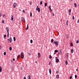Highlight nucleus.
I'll list each match as a JSON object with an SVG mask.
<instances>
[{"instance_id":"nucleus-1","label":"nucleus","mask_w":79,"mask_h":79,"mask_svg":"<svg viewBox=\"0 0 79 79\" xmlns=\"http://www.w3.org/2000/svg\"><path fill=\"white\" fill-rule=\"evenodd\" d=\"M36 10L37 11L38 10V12H40V8L38 7V6H37V8H36Z\"/></svg>"},{"instance_id":"nucleus-2","label":"nucleus","mask_w":79,"mask_h":79,"mask_svg":"<svg viewBox=\"0 0 79 79\" xmlns=\"http://www.w3.org/2000/svg\"><path fill=\"white\" fill-rule=\"evenodd\" d=\"M54 44H55L56 45H58L59 43L58 41H54Z\"/></svg>"},{"instance_id":"nucleus-3","label":"nucleus","mask_w":79,"mask_h":79,"mask_svg":"<svg viewBox=\"0 0 79 79\" xmlns=\"http://www.w3.org/2000/svg\"><path fill=\"white\" fill-rule=\"evenodd\" d=\"M21 57L22 58V59L23 58L24 56L23 53L22 52H21Z\"/></svg>"},{"instance_id":"nucleus-4","label":"nucleus","mask_w":79,"mask_h":79,"mask_svg":"<svg viewBox=\"0 0 79 79\" xmlns=\"http://www.w3.org/2000/svg\"><path fill=\"white\" fill-rule=\"evenodd\" d=\"M17 3H14L13 4V6H14V8H15L17 6Z\"/></svg>"},{"instance_id":"nucleus-5","label":"nucleus","mask_w":79,"mask_h":79,"mask_svg":"<svg viewBox=\"0 0 79 79\" xmlns=\"http://www.w3.org/2000/svg\"><path fill=\"white\" fill-rule=\"evenodd\" d=\"M6 31H7V33L9 32V27H6Z\"/></svg>"},{"instance_id":"nucleus-6","label":"nucleus","mask_w":79,"mask_h":79,"mask_svg":"<svg viewBox=\"0 0 79 79\" xmlns=\"http://www.w3.org/2000/svg\"><path fill=\"white\" fill-rule=\"evenodd\" d=\"M21 19L23 20V22H25V20L24 18L22 17H21Z\"/></svg>"},{"instance_id":"nucleus-7","label":"nucleus","mask_w":79,"mask_h":79,"mask_svg":"<svg viewBox=\"0 0 79 79\" xmlns=\"http://www.w3.org/2000/svg\"><path fill=\"white\" fill-rule=\"evenodd\" d=\"M9 41L10 42V43H11V42H12V40L11 38H10V39H9Z\"/></svg>"},{"instance_id":"nucleus-8","label":"nucleus","mask_w":79,"mask_h":79,"mask_svg":"<svg viewBox=\"0 0 79 79\" xmlns=\"http://www.w3.org/2000/svg\"><path fill=\"white\" fill-rule=\"evenodd\" d=\"M59 60L58 59H56V63H59Z\"/></svg>"},{"instance_id":"nucleus-9","label":"nucleus","mask_w":79,"mask_h":79,"mask_svg":"<svg viewBox=\"0 0 79 79\" xmlns=\"http://www.w3.org/2000/svg\"><path fill=\"white\" fill-rule=\"evenodd\" d=\"M2 71V69L1 66H0V73H1Z\"/></svg>"},{"instance_id":"nucleus-10","label":"nucleus","mask_w":79,"mask_h":79,"mask_svg":"<svg viewBox=\"0 0 79 79\" xmlns=\"http://www.w3.org/2000/svg\"><path fill=\"white\" fill-rule=\"evenodd\" d=\"M38 58H40V53H38Z\"/></svg>"},{"instance_id":"nucleus-11","label":"nucleus","mask_w":79,"mask_h":79,"mask_svg":"<svg viewBox=\"0 0 79 79\" xmlns=\"http://www.w3.org/2000/svg\"><path fill=\"white\" fill-rule=\"evenodd\" d=\"M49 73H50V74H51V69H49Z\"/></svg>"},{"instance_id":"nucleus-12","label":"nucleus","mask_w":79,"mask_h":79,"mask_svg":"<svg viewBox=\"0 0 79 79\" xmlns=\"http://www.w3.org/2000/svg\"><path fill=\"white\" fill-rule=\"evenodd\" d=\"M51 6H49V8L50 10L51 11H52V10L51 9Z\"/></svg>"},{"instance_id":"nucleus-13","label":"nucleus","mask_w":79,"mask_h":79,"mask_svg":"<svg viewBox=\"0 0 79 79\" xmlns=\"http://www.w3.org/2000/svg\"><path fill=\"white\" fill-rule=\"evenodd\" d=\"M70 46H71V47H73V45L72 43H70Z\"/></svg>"},{"instance_id":"nucleus-14","label":"nucleus","mask_w":79,"mask_h":79,"mask_svg":"<svg viewBox=\"0 0 79 79\" xmlns=\"http://www.w3.org/2000/svg\"><path fill=\"white\" fill-rule=\"evenodd\" d=\"M28 28H29V27H28V25H27V27L26 28V30H27Z\"/></svg>"},{"instance_id":"nucleus-15","label":"nucleus","mask_w":79,"mask_h":79,"mask_svg":"<svg viewBox=\"0 0 79 79\" xmlns=\"http://www.w3.org/2000/svg\"><path fill=\"white\" fill-rule=\"evenodd\" d=\"M74 5H75V7H76L77 6V4L76 3H74Z\"/></svg>"},{"instance_id":"nucleus-16","label":"nucleus","mask_w":79,"mask_h":79,"mask_svg":"<svg viewBox=\"0 0 79 79\" xmlns=\"http://www.w3.org/2000/svg\"><path fill=\"white\" fill-rule=\"evenodd\" d=\"M49 59H51L52 58V56L51 55H49Z\"/></svg>"},{"instance_id":"nucleus-17","label":"nucleus","mask_w":79,"mask_h":79,"mask_svg":"<svg viewBox=\"0 0 79 79\" xmlns=\"http://www.w3.org/2000/svg\"><path fill=\"white\" fill-rule=\"evenodd\" d=\"M65 63H66V65H67L68 64V61H67V60H66V61H65Z\"/></svg>"},{"instance_id":"nucleus-18","label":"nucleus","mask_w":79,"mask_h":79,"mask_svg":"<svg viewBox=\"0 0 79 79\" xmlns=\"http://www.w3.org/2000/svg\"><path fill=\"white\" fill-rule=\"evenodd\" d=\"M3 17L4 18H5L6 17V16L5 15H2Z\"/></svg>"},{"instance_id":"nucleus-19","label":"nucleus","mask_w":79,"mask_h":79,"mask_svg":"<svg viewBox=\"0 0 79 79\" xmlns=\"http://www.w3.org/2000/svg\"><path fill=\"white\" fill-rule=\"evenodd\" d=\"M13 39H14V41H15V40H16V38H15V37H13Z\"/></svg>"},{"instance_id":"nucleus-20","label":"nucleus","mask_w":79,"mask_h":79,"mask_svg":"<svg viewBox=\"0 0 79 79\" xmlns=\"http://www.w3.org/2000/svg\"><path fill=\"white\" fill-rule=\"evenodd\" d=\"M71 53H73V49H71Z\"/></svg>"},{"instance_id":"nucleus-21","label":"nucleus","mask_w":79,"mask_h":79,"mask_svg":"<svg viewBox=\"0 0 79 79\" xmlns=\"http://www.w3.org/2000/svg\"><path fill=\"white\" fill-rule=\"evenodd\" d=\"M56 78H57V79H58V78H59V76L58 75H57V76H56Z\"/></svg>"},{"instance_id":"nucleus-22","label":"nucleus","mask_w":79,"mask_h":79,"mask_svg":"<svg viewBox=\"0 0 79 79\" xmlns=\"http://www.w3.org/2000/svg\"><path fill=\"white\" fill-rule=\"evenodd\" d=\"M30 16L31 17H32V13L31 12H30Z\"/></svg>"},{"instance_id":"nucleus-23","label":"nucleus","mask_w":79,"mask_h":79,"mask_svg":"<svg viewBox=\"0 0 79 79\" xmlns=\"http://www.w3.org/2000/svg\"><path fill=\"white\" fill-rule=\"evenodd\" d=\"M7 37H9V32L7 33Z\"/></svg>"},{"instance_id":"nucleus-24","label":"nucleus","mask_w":79,"mask_h":79,"mask_svg":"<svg viewBox=\"0 0 79 79\" xmlns=\"http://www.w3.org/2000/svg\"><path fill=\"white\" fill-rule=\"evenodd\" d=\"M9 49H10V51H11V50H12L11 47H10Z\"/></svg>"},{"instance_id":"nucleus-25","label":"nucleus","mask_w":79,"mask_h":79,"mask_svg":"<svg viewBox=\"0 0 79 79\" xmlns=\"http://www.w3.org/2000/svg\"><path fill=\"white\" fill-rule=\"evenodd\" d=\"M28 79H31V77L30 75H28Z\"/></svg>"},{"instance_id":"nucleus-26","label":"nucleus","mask_w":79,"mask_h":79,"mask_svg":"<svg viewBox=\"0 0 79 79\" xmlns=\"http://www.w3.org/2000/svg\"><path fill=\"white\" fill-rule=\"evenodd\" d=\"M13 16H12V17H11V20H12V21H13Z\"/></svg>"},{"instance_id":"nucleus-27","label":"nucleus","mask_w":79,"mask_h":79,"mask_svg":"<svg viewBox=\"0 0 79 79\" xmlns=\"http://www.w3.org/2000/svg\"><path fill=\"white\" fill-rule=\"evenodd\" d=\"M53 41H54L53 39H52L51 40V43H52V42H53Z\"/></svg>"},{"instance_id":"nucleus-28","label":"nucleus","mask_w":79,"mask_h":79,"mask_svg":"<svg viewBox=\"0 0 79 79\" xmlns=\"http://www.w3.org/2000/svg\"><path fill=\"white\" fill-rule=\"evenodd\" d=\"M77 76L76 75H75V79H76L77 78Z\"/></svg>"},{"instance_id":"nucleus-29","label":"nucleus","mask_w":79,"mask_h":79,"mask_svg":"<svg viewBox=\"0 0 79 79\" xmlns=\"http://www.w3.org/2000/svg\"><path fill=\"white\" fill-rule=\"evenodd\" d=\"M30 42H31V44H32V43L33 42V41L32 40H30Z\"/></svg>"},{"instance_id":"nucleus-30","label":"nucleus","mask_w":79,"mask_h":79,"mask_svg":"<svg viewBox=\"0 0 79 79\" xmlns=\"http://www.w3.org/2000/svg\"><path fill=\"white\" fill-rule=\"evenodd\" d=\"M19 57H20V55H19L18 56V57H17V60L18 58H19Z\"/></svg>"},{"instance_id":"nucleus-31","label":"nucleus","mask_w":79,"mask_h":79,"mask_svg":"<svg viewBox=\"0 0 79 79\" xmlns=\"http://www.w3.org/2000/svg\"><path fill=\"white\" fill-rule=\"evenodd\" d=\"M68 20H67V22H66V25H67V26H68Z\"/></svg>"},{"instance_id":"nucleus-32","label":"nucleus","mask_w":79,"mask_h":79,"mask_svg":"<svg viewBox=\"0 0 79 79\" xmlns=\"http://www.w3.org/2000/svg\"><path fill=\"white\" fill-rule=\"evenodd\" d=\"M47 4L46 3H45V6H47Z\"/></svg>"},{"instance_id":"nucleus-33","label":"nucleus","mask_w":79,"mask_h":79,"mask_svg":"<svg viewBox=\"0 0 79 79\" xmlns=\"http://www.w3.org/2000/svg\"><path fill=\"white\" fill-rule=\"evenodd\" d=\"M58 50H55V52H58Z\"/></svg>"},{"instance_id":"nucleus-34","label":"nucleus","mask_w":79,"mask_h":79,"mask_svg":"<svg viewBox=\"0 0 79 79\" xmlns=\"http://www.w3.org/2000/svg\"><path fill=\"white\" fill-rule=\"evenodd\" d=\"M6 35H4V38H5V37H6Z\"/></svg>"},{"instance_id":"nucleus-35","label":"nucleus","mask_w":79,"mask_h":79,"mask_svg":"<svg viewBox=\"0 0 79 79\" xmlns=\"http://www.w3.org/2000/svg\"><path fill=\"white\" fill-rule=\"evenodd\" d=\"M76 43H77V44H78L79 43V41L78 40H77Z\"/></svg>"},{"instance_id":"nucleus-36","label":"nucleus","mask_w":79,"mask_h":79,"mask_svg":"<svg viewBox=\"0 0 79 79\" xmlns=\"http://www.w3.org/2000/svg\"><path fill=\"white\" fill-rule=\"evenodd\" d=\"M68 54L67 53V54H66V56L68 58Z\"/></svg>"},{"instance_id":"nucleus-37","label":"nucleus","mask_w":79,"mask_h":79,"mask_svg":"<svg viewBox=\"0 0 79 79\" xmlns=\"http://www.w3.org/2000/svg\"><path fill=\"white\" fill-rule=\"evenodd\" d=\"M6 52H5L4 53V55H6Z\"/></svg>"},{"instance_id":"nucleus-38","label":"nucleus","mask_w":79,"mask_h":79,"mask_svg":"<svg viewBox=\"0 0 79 79\" xmlns=\"http://www.w3.org/2000/svg\"><path fill=\"white\" fill-rule=\"evenodd\" d=\"M42 1H41L40 2V5H42Z\"/></svg>"},{"instance_id":"nucleus-39","label":"nucleus","mask_w":79,"mask_h":79,"mask_svg":"<svg viewBox=\"0 0 79 79\" xmlns=\"http://www.w3.org/2000/svg\"><path fill=\"white\" fill-rule=\"evenodd\" d=\"M72 19L73 20L74 19V16H72Z\"/></svg>"},{"instance_id":"nucleus-40","label":"nucleus","mask_w":79,"mask_h":79,"mask_svg":"<svg viewBox=\"0 0 79 79\" xmlns=\"http://www.w3.org/2000/svg\"><path fill=\"white\" fill-rule=\"evenodd\" d=\"M2 15V14L1 13H0V17H1Z\"/></svg>"},{"instance_id":"nucleus-41","label":"nucleus","mask_w":79,"mask_h":79,"mask_svg":"<svg viewBox=\"0 0 79 79\" xmlns=\"http://www.w3.org/2000/svg\"><path fill=\"white\" fill-rule=\"evenodd\" d=\"M69 13H71V9H69Z\"/></svg>"},{"instance_id":"nucleus-42","label":"nucleus","mask_w":79,"mask_h":79,"mask_svg":"<svg viewBox=\"0 0 79 79\" xmlns=\"http://www.w3.org/2000/svg\"><path fill=\"white\" fill-rule=\"evenodd\" d=\"M2 23H4V20H2Z\"/></svg>"},{"instance_id":"nucleus-43","label":"nucleus","mask_w":79,"mask_h":79,"mask_svg":"<svg viewBox=\"0 0 79 79\" xmlns=\"http://www.w3.org/2000/svg\"><path fill=\"white\" fill-rule=\"evenodd\" d=\"M1 48H2V47L1 45H0V50L1 49Z\"/></svg>"},{"instance_id":"nucleus-44","label":"nucleus","mask_w":79,"mask_h":79,"mask_svg":"<svg viewBox=\"0 0 79 79\" xmlns=\"http://www.w3.org/2000/svg\"><path fill=\"white\" fill-rule=\"evenodd\" d=\"M72 78V76H71L70 77V79H71Z\"/></svg>"},{"instance_id":"nucleus-45","label":"nucleus","mask_w":79,"mask_h":79,"mask_svg":"<svg viewBox=\"0 0 79 79\" xmlns=\"http://www.w3.org/2000/svg\"><path fill=\"white\" fill-rule=\"evenodd\" d=\"M56 73L57 74L58 73H59V72H58V71H56Z\"/></svg>"},{"instance_id":"nucleus-46","label":"nucleus","mask_w":79,"mask_h":79,"mask_svg":"<svg viewBox=\"0 0 79 79\" xmlns=\"http://www.w3.org/2000/svg\"><path fill=\"white\" fill-rule=\"evenodd\" d=\"M23 12L24 13H25V10H23Z\"/></svg>"},{"instance_id":"nucleus-47","label":"nucleus","mask_w":79,"mask_h":79,"mask_svg":"<svg viewBox=\"0 0 79 79\" xmlns=\"http://www.w3.org/2000/svg\"><path fill=\"white\" fill-rule=\"evenodd\" d=\"M50 64H51V62H50L49 63V64H48V65H50Z\"/></svg>"},{"instance_id":"nucleus-48","label":"nucleus","mask_w":79,"mask_h":79,"mask_svg":"<svg viewBox=\"0 0 79 79\" xmlns=\"http://www.w3.org/2000/svg\"><path fill=\"white\" fill-rule=\"evenodd\" d=\"M13 61H15V58H13Z\"/></svg>"},{"instance_id":"nucleus-49","label":"nucleus","mask_w":79,"mask_h":79,"mask_svg":"<svg viewBox=\"0 0 79 79\" xmlns=\"http://www.w3.org/2000/svg\"><path fill=\"white\" fill-rule=\"evenodd\" d=\"M31 3H32V2H30V5H31Z\"/></svg>"},{"instance_id":"nucleus-50","label":"nucleus","mask_w":79,"mask_h":79,"mask_svg":"<svg viewBox=\"0 0 79 79\" xmlns=\"http://www.w3.org/2000/svg\"><path fill=\"white\" fill-rule=\"evenodd\" d=\"M77 23H79V19H78V22H77Z\"/></svg>"},{"instance_id":"nucleus-51","label":"nucleus","mask_w":79,"mask_h":79,"mask_svg":"<svg viewBox=\"0 0 79 79\" xmlns=\"http://www.w3.org/2000/svg\"><path fill=\"white\" fill-rule=\"evenodd\" d=\"M52 15H53V16H54V14L53 13Z\"/></svg>"},{"instance_id":"nucleus-52","label":"nucleus","mask_w":79,"mask_h":79,"mask_svg":"<svg viewBox=\"0 0 79 79\" xmlns=\"http://www.w3.org/2000/svg\"><path fill=\"white\" fill-rule=\"evenodd\" d=\"M24 79H26V77H24Z\"/></svg>"},{"instance_id":"nucleus-53","label":"nucleus","mask_w":79,"mask_h":79,"mask_svg":"<svg viewBox=\"0 0 79 79\" xmlns=\"http://www.w3.org/2000/svg\"><path fill=\"white\" fill-rule=\"evenodd\" d=\"M69 14L70 15H71V13H69Z\"/></svg>"},{"instance_id":"nucleus-54","label":"nucleus","mask_w":79,"mask_h":79,"mask_svg":"<svg viewBox=\"0 0 79 79\" xmlns=\"http://www.w3.org/2000/svg\"><path fill=\"white\" fill-rule=\"evenodd\" d=\"M9 39H8V42H9Z\"/></svg>"},{"instance_id":"nucleus-55","label":"nucleus","mask_w":79,"mask_h":79,"mask_svg":"<svg viewBox=\"0 0 79 79\" xmlns=\"http://www.w3.org/2000/svg\"><path fill=\"white\" fill-rule=\"evenodd\" d=\"M76 71H78V69H77Z\"/></svg>"},{"instance_id":"nucleus-56","label":"nucleus","mask_w":79,"mask_h":79,"mask_svg":"<svg viewBox=\"0 0 79 79\" xmlns=\"http://www.w3.org/2000/svg\"><path fill=\"white\" fill-rule=\"evenodd\" d=\"M58 54H59V55H60V52H59V53H58Z\"/></svg>"},{"instance_id":"nucleus-57","label":"nucleus","mask_w":79,"mask_h":79,"mask_svg":"<svg viewBox=\"0 0 79 79\" xmlns=\"http://www.w3.org/2000/svg\"><path fill=\"white\" fill-rule=\"evenodd\" d=\"M35 62L36 63H37V62L36 61Z\"/></svg>"},{"instance_id":"nucleus-58","label":"nucleus","mask_w":79,"mask_h":79,"mask_svg":"<svg viewBox=\"0 0 79 79\" xmlns=\"http://www.w3.org/2000/svg\"><path fill=\"white\" fill-rule=\"evenodd\" d=\"M54 53V54H56V53L55 52Z\"/></svg>"},{"instance_id":"nucleus-59","label":"nucleus","mask_w":79,"mask_h":79,"mask_svg":"<svg viewBox=\"0 0 79 79\" xmlns=\"http://www.w3.org/2000/svg\"><path fill=\"white\" fill-rule=\"evenodd\" d=\"M19 10H20V11H21V10H20V9H19Z\"/></svg>"},{"instance_id":"nucleus-60","label":"nucleus","mask_w":79,"mask_h":79,"mask_svg":"<svg viewBox=\"0 0 79 79\" xmlns=\"http://www.w3.org/2000/svg\"><path fill=\"white\" fill-rule=\"evenodd\" d=\"M71 1H73V0H71Z\"/></svg>"}]
</instances>
